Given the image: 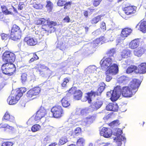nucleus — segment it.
<instances>
[{
    "mask_svg": "<svg viewBox=\"0 0 146 146\" xmlns=\"http://www.w3.org/2000/svg\"><path fill=\"white\" fill-rule=\"evenodd\" d=\"M57 145V143L55 142L51 143L50 144H49L48 146H56Z\"/></svg>",
    "mask_w": 146,
    "mask_h": 146,
    "instance_id": "69168bd1",
    "label": "nucleus"
},
{
    "mask_svg": "<svg viewBox=\"0 0 146 146\" xmlns=\"http://www.w3.org/2000/svg\"><path fill=\"white\" fill-rule=\"evenodd\" d=\"M69 78H64L63 82L61 84V86L63 88H65L66 86V85L69 82Z\"/></svg>",
    "mask_w": 146,
    "mask_h": 146,
    "instance_id": "37998d69",
    "label": "nucleus"
},
{
    "mask_svg": "<svg viewBox=\"0 0 146 146\" xmlns=\"http://www.w3.org/2000/svg\"><path fill=\"white\" fill-rule=\"evenodd\" d=\"M102 0H94L93 3V5L95 7H97L100 4Z\"/></svg>",
    "mask_w": 146,
    "mask_h": 146,
    "instance_id": "5fc2aeb1",
    "label": "nucleus"
},
{
    "mask_svg": "<svg viewBox=\"0 0 146 146\" xmlns=\"http://www.w3.org/2000/svg\"><path fill=\"white\" fill-rule=\"evenodd\" d=\"M24 4L21 3H19L18 6V9L19 10L22 9L24 7Z\"/></svg>",
    "mask_w": 146,
    "mask_h": 146,
    "instance_id": "bf43d9fd",
    "label": "nucleus"
},
{
    "mask_svg": "<svg viewBox=\"0 0 146 146\" xmlns=\"http://www.w3.org/2000/svg\"><path fill=\"white\" fill-rule=\"evenodd\" d=\"M41 127V126L39 124H35L32 126L31 129L32 131L35 132L38 131Z\"/></svg>",
    "mask_w": 146,
    "mask_h": 146,
    "instance_id": "f704fd0d",
    "label": "nucleus"
},
{
    "mask_svg": "<svg viewBox=\"0 0 146 146\" xmlns=\"http://www.w3.org/2000/svg\"><path fill=\"white\" fill-rule=\"evenodd\" d=\"M67 146H76V145L74 144H71L69 145H68Z\"/></svg>",
    "mask_w": 146,
    "mask_h": 146,
    "instance_id": "774afa93",
    "label": "nucleus"
},
{
    "mask_svg": "<svg viewBox=\"0 0 146 146\" xmlns=\"http://www.w3.org/2000/svg\"><path fill=\"white\" fill-rule=\"evenodd\" d=\"M117 146H121L122 145L121 141L117 140L116 141Z\"/></svg>",
    "mask_w": 146,
    "mask_h": 146,
    "instance_id": "0e129e2a",
    "label": "nucleus"
},
{
    "mask_svg": "<svg viewBox=\"0 0 146 146\" xmlns=\"http://www.w3.org/2000/svg\"><path fill=\"white\" fill-rule=\"evenodd\" d=\"M22 31L19 27L16 24L12 26L10 33L9 38L14 41H18L21 38Z\"/></svg>",
    "mask_w": 146,
    "mask_h": 146,
    "instance_id": "7ed1b4c3",
    "label": "nucleus"
},
{
    "mask_svg": "<svg viewBox=\"0 0 146 146\" xmlns=\"http://www.w3.org/2000/svg\"><path fill=\"white\" fill-rule=\"evenodd\" d=\"M137 70V68L136 66H131L127 68L126 70V73L128 74L130 73Z\"/></svg>",
    "mask_w": 146,
    "mask_h": 146,
    "instance_id": "4c0bfd02",
    "label": "nucleus"
},
{
    "mask_svg": "<svg viewBox=\"0 0 146 146\" xmlns=\"http://www.w3.org/2000/svg\"><path fill=\"white\" fill-rule=\"evenodd\" d=\"M46 114V110L42 107H41L36 113L34 117V120L37 121L39 122L41 119L44 117Z\"/></svg>",
    "mask_w": 146,
    "mask_h": 146,
    "instance_id": "ddd939ff",
    "label": "nucleus"
},
{
    "mask_svg": "<svg viewBox=\"0 0 146 146\" xmlns=\"http://www.w3.org/2000/svg\"><path fill=\"white\" fill-rule=\"evenodd\" d=\"M96 118V115H90L86 117V122L87 124H91L95 120Z\"/></svg>",
    "mask_w": 146,
    "mask_h": 146,
    "instance_id": "7c9ffc66",
    "label": "nucleus"
},
{
    "mask_svg": "<svg viewBox=\"0 0 146 146\" xmlns=\"http://www.w3.org/2000/svg\"><path fill=\"white\" fill-rule=\"evenodd\" d=\"M139 42L137 40L135 39L132 40L129 43V47L132 49H135L139 46Z\"/></svg>",
    "mask_w": 146,
    "mask_h": 146,
    "instance_id": "b1692460",
    "label": "nucleus"
},
{
    "mask_svg": "<svg viewBox=\"0 0 146 146\" xmlns=\"http://www.w3.org/2000/svg\"><path fill=\"white\" fill-rule=\"evenodd\" d=\"M25 41L27 45L29 46H33L36 45L38 43L37 40L30 36L26 37L25 38Z\"/></svg>",
    "mask_w": 146,
    "mask_h": 146,
    "instance_id": "6ab92c4d",
    "label": "nucleus"
},
{
    "mask_svg": "<svg viewBox=\"0 0 146 146\" xmlns=\"http://www.w3.org/2000/svg\"><path fill=\"white\" fill-rule=\"evenodd\" d=\"M83 14L84 16L86 18H87L88 17V12L87 11H85L83 12Z\"/></svg>",
    "mask_w": 146,
    "mask_h": 146,
    "instance_id": "e2e57ef3",
    "label": "nucleus"
},
{
    "mask_svg": "<svg viewBox=\"0 0 146 146\" xmlns=\"http://www.w3.org/2000/svg\"><path fill=\"white\" fill-rule=\"evenodd\" d=\"M1 66L2 72L5 75L11 76L15 72V65L12 62H5Z\"/></svg>",
    "mask_w": 146,
    "mask_h": 146,
    "instance_id": "423d86ee",
    "label": "nucleus"
},
{
    "mask_svg": "<svg viewBox=\"0 0 146 146\" xmlns=\"http://www.w3.org/2000/svg\"><path fill=\"white\" fill-rule=\"evenodd\" d=\"M127 77L125 76H121L118 78L117 82L119 84L125 82L127 80Z\"/></svg>",
    "mask_w": 146,
    "mask_h": 146,
    "instance_id": "58836bf2",
    "label": "nucleus"
},
{
    "mask_svg": "<svg viewBox=\"0 0 146 146\" xmlns=\"http://www.w3.org/2000/svg\"><path fill=\"white\" fill-rule=\"evenodd\" d=\"M68 141V139L66 137H62L59 140L58 144L60 145H62L66 143Z\"/></svg>",
    "mask_w": 146,
    "mask_h": 146,
    "instance_id": "c9c22d12",
    "label": "nucleus"
},
{
    "mask_svg": "<svg viewBox=\"0 0 146 146\" xmlns=\"http://www.w3.org/2000/svg\"><path fill=\"white\" fill-rule=\"evenodd\" d=\"M72 4L71 1H68L66 2V1H65V4L64 5V9H67L68 7H70Z\"/></svg>",
    "mask_w": 146,
    "mask_h": 146,
    "instance_id": "8fccbe9b",
    "label": "nucleus"
},
{
    "mask_svg": "<svg viewBox=\"0 0 146 146\" xmlns=\"http://www.w3.org/2000/svg\"><path fill=\"white\" fill-rule=\"evenodd\" d=\"M137 73L140 74H143L146 72V63H142L138 65L137 69Z\"/></svg>",
    "mask_w": 146,
    "mask_h": 146,
    "instance_id": "5701e85b",
    "label": "nucleus"
},
{
    "mask_svg": "<svg viewBox=\"0 0 146 146\" xmlns=\"http://www.w3.org/2000/svg\"><path fill=\"white\" fill-rule=\"evenodd\" d=\"M85 140L82 137L79 138L77 141L76 145L77 146H84L85 143Z\"/></svg>",
    "mask_w": 146,
    "mask_h": 146,
    "instance_id": "72a5a7b5",
    "label": "nucleus"
},
{
    "mask_svg": "<svg viewBox=\"0 0 146 146\" xmlns=\"http://www.w3.org/2000/svg\"><path fill=\"white\" fill-rule=\"evenodd\" d=\"M53 127L50 126H48L46 128V130L48 132H50L52 131Z\"/></svg>",
    "mask_w": 146,
    "mask_h": 146,
    "instance_id": "13d9d810",
    "label": "nucleus"
},
{
    "mask_svg": "<svg viewBox=\"0 0 146 146\" xmlns=\"http://www.w3.org/2000/svg\"><path fill=\"white\" fill-rule=\"evenodd\" d=\"M1 38L3 40H6L9 37V35L8 34H6L5 33H1L0 34Z\"/></svg>",
    "mask_w": 146,
    "mask_h": 146,
    "instance_id": "49530a36",
    "label": "nucleus"
},
{
    "mask_svg": "<svg viewBox=\"0 0 146 146\" xmlns=\"http://www.w3.org/2000/svg\"><path fill=\"white\" fill-rule=\"evenodd\" d=\"M46 2L47 4L46 7L50 10H52L53 8V3L50 1H47Z\"/></svg>",
    "mask_w": 146,
    "mask_h": 146,
    "instance_id": "c03bdc74",
    "label": "nucleus"
},
{
    "mask_svg": "<svg viewBox=\"0 0 146 146\" xmlns=\"http://www.w3.org/2000/svg\"><path fill=\"white\" fill-rule=\"evenodd\" d=\"M20 98L16 94H12L9 97L7 101L9 104L13 105L16 104Z\"/></svg>",
    "mask_w": 146,
    "mask_h": 146,
    "instance_id": "f3484780",
    "label": "nucleus"
},
{
    "mask_svg": "<svg viewBox=\"0 0 146 146\" xmlns=\"http://www.w3.org/2000/svg\"><path fill=\"white\" fill-rule=\"evenodd\" d=\"M106 84L104 82L101 83V85L98 88L96 91L91 90L86 94L87 96H85L87 100L89 103H91L92 100L91 97L92 96L95 97L96 96H100L102 92L105 88Z\"/></svg>",
    "mask_w": 146,
    "mask_h": 146,
    "instance_id": "39448f33",
    "label": "nucleus"
},
{
    "mask_svg": "<svg viewBox=\"0 0 146 146\" xmlns=\"http://www.w3.org/2000/svg\"><path fill=\"white\" fill-rule=\"evenodd\" d=\"M34 68L42 77L48 76L50 74L51 71L50 69L43 64L37 65Z\"/></svg>",
    "mask_w": 146,
    "mask_h": 146,
    "instance_id": "0eeeda50",
    "label": "nucleus"
},
{
    "mask_svg": "<svg viewBox=\"0 0 146 146\" xmlns=\"http://www.w3.org/2000/svg\"><path fill=\"white\" fill-rule=\"evenodd\" d=\"M100 134L101 136L105 138H108L111 136L112 131L109 128L103 127L100 131Z\"/></svg>",
    "mask_w": 146,
    "mask_h": 146,
    "instance_id": "2eb2a0df",
    "label": "nucleus"
},
{
    "mask_svg": "<svg viewBox=\"0 0 146 146\" xmlns=\"http://www.w3.org/2000/svg\"><path fill=\"white\" fill-rule=\"evenodd\" d=\"M141 83L137 79H133L127 86L122 87L121 92L124 97L130 98L134 95L137 91Z\"/></svg>",
    "mask_w": 146,
    "mask_h": 146,
    "instance_id": "f03ea898",
    "label": "nucleus"
},
{
    "mask_svg": "<svg viewBox=\"0 0 146 146\" xmlns=\"http://www.w3.org/2000/svg\"><path fill=\"white\" fill-rule=\"evenodd\" d=\"M65 22L68 23L70 22V19L68 16H67L63 19Z\"/></svg>",
    "mask_w": 146,
    "mask_h": 146,
    "instance_id": "4d7b16f0",
    "label": "nucleus"
},
{
    "mask_svg": "<svg viewBox=\"0 0 146 146\" xmlns=\"http://www.w3.org/2000/svg\"><path fill=\"white\" fill-rule=\"evenodd\" d=\"M125 139H126L125 137L121 135H120L117 137H115L114 139H117V141H122Z\"/></svg>",
    "mask_w": 146,
    "mask_h": 146,
    "instance_id": "3c124183",
    "label": "nucleus"
},
{
    "mask_svg": "<svg viewBox=\"0 0 146 146\" xmlns=\"http://www.w3.org/2000/svg\"><path fill=\"white\" fill-rule=\"evenodd\" d=\"M34 23L36 25H42L40 35L42 36H44V33H51L54 30V26L57 25L56 21H50L49 19H46L44 18H36L34 21Z\"/></svg>",
    "mask_w": 146,
    "mask_h": 146,
    "instance_id": "f257e3e1",
    "label": "nucleus"
},
{
    "mask_svg": "<svg viewBox=\"0 0 146 146\" xmlns=\"http://www.w3.org/2000/svg\"><path fill=\"white\" fill-rule=\"evenodd\" d=\"M103 17L102 15H98L93 18L91 21V23L92 24H95L97 23L102 19V17Z\"/></svg>",
    "mask_w": 146,
    "mask_h": 146,
    "instance_id": "2f4dec72",
    "label": "nucleus"
},
{
    "mask_svg": "<svg viewBox=\"0 0 146 146\" xmlns=\"http://www.w3.org/2000/svg\"><path fill=\"white\" fill-rule=\"evenodd\" d=\"M32 54H33V57L29 61V63L33 62L39 59V57L36 55V52L33 53H32Z\"/></svg>",
    "mask_w": 146,
    "mask_h": 146,
    "instance_id": "ea45409f",
    "label": "nucleus"
},
{
    "mask_svg": "<svg viewBox=\"0 0 146 146\" xmlns=\"http://www.w3.org/2000/svg\"><path fill=\"white\" fill-rule=\"evenodd\" d=\"M13 144L12 142L7 141L2 143L1 146H12Z\"/></svg>",
    "mask_w": 146,
    "mask_h": 146,
    "instance_id": "a18cd8bd",
    "label": "nucleus"
},
{
    "mask_svg": "<svg viewBox=\"0 0 146 146\" xmlns=\"http://www.w3.org/2000/svg\"><path fill=\"white\" fill-rule=\"evenodd\" d=\"M53 117L59 118L62 117L64 113V111L62 106L56 105L53 107L51 110Z\"/></svg>",
    "mask_w": 146,
    "mask_h": 146,
    "instance_id": "1a4fd4ad",
    "label": "nucleus"
},
{
    "mask_svg": "<svg viewBox=\"0 0 146 146\" xmlns=\"http://www.w3.org/2000/svg\"><path fill=\"white\" fill-rule=\"evenodd\" d=\"M66 95L70 96L73 95V98L76 100H78L81 99L83 93L82 91L80 90H76L74 87H71L67 91Z\"/></svg>",
    "mask_w": 146,
    "mask_h": 146,
    "instance_id": "6e6552de",
    "label": "nucleus"
},
{
    "mask_svg": "<svg viewBox=\"0 0 146 146\" xmlns=\"http://www.w3.org/2000/svg\"><path fill=\"white\" fill-rule=\"evenodd\" d=\"M21 80L22 83H24L27 80V74L25 73H23L21 76Z\"/></svg>",
    "mask_w": 146,
    "mask_h": 146,
    "instance_id": "09e8293b",
    "label": "nucleus"
},
{
    "mask_svg": "<svg viewBox=\"0 0 146 146\" xmlns=\"http://www.w3.org/2000/svg\"><path fill=\"white\" fill-rule=\"evenodd\" d=\"M87 113L86 110L85 109L82 110L80 111V114L84 115Z\"/></svg>",
    "mask_w": 146,
    "mask_h": 146,
    "instance_id": "680f3d73",
    "label": "nucleus"
},
{
    "mask_svg": "<svg viewBox=\"0 0 146 146\" xmlns=\"http://www.w3.org/2000/svg\"><path fill=\"white\" fill-rule=\"evenodd\" d=\"M103 102L101 99H97L90 106V108L93 111H96L102 105Z\"/></svg>",
    "mask_w": 146,
    "mask_h": 146,
    "instance_id": "a211bd4d",
    "label": "nucleus"
},
{
    "mask_svg": "<svg viewBox=\"0 0 146 146\" xmlns=\"http://www.w3.org/2000/svg\"><path fill=\"white\" fill-rule=\"evenodd\" d=\"M108 97H110V99L112 102L116 101L119 97V94L117 91L111 90L107 93Z\"/></svg>",
    "mask_w": 146,
    "mask_h": 146,
    "instance_id": "4468645a",
    "label": "nucleus"
},
{
    "mask_svg": "<svg viewBox=\"0 0 146 146\" xmlns=\"http://www.w3.org/2000/svg\"><path fill=\"white\" fill-rule=\"evenodd\" d=\"M137 9L136 7L127 3L125 5V7L122 10L127 15L133 16L136 12Z\"/></svg>",
    "mask_w": 146,
    "mask_h": 146,
    "instance_id": "9b49d317",
    "label": "nucleus"
},
{
    "mask_svg": "<svg viewBox=\"0 0 146 146\" xmlns=\"http://www.w3.org/2000/svg\"><path fill=\"white\" fill-rule=\"evenodd\" d=\"M143 50L142 48H140L139 50L134 52L135 54L138 56H140L142 54L143 52H142V50Z\"/></svg>",
    "mask_w": 146,
    "mask_h": 146,
    "instance_id": "864d4df0",
    "label": "nucleus"
},
{
    "mask_svg": "<svg viewBox=\"0 0 146 146\" xmlns=\"http://www.w3.org/2000/svg\"><path fill=\"white\" fill-rule=\"evenodd\" d=\"M26 88H21L17 91L16 94L20 98L23 96V94L26 91Z\"/></svg>",
    "mask_w": 146,
    "mask_h": 146,
    "instance_id": "473e14b6",
    "label": "nucleus"
},
{
    "mask_svg": "<svg viewBox=\"0 0 146 146\" xmlns=\"http://www.w3.org/2000/svg\"><path fill=\"white\" fill-rule=\"evenodd\" d=\"M115 52V49L114 48L111 49L107 52L104 57L112 58V57H113L114 54Z\"/></svg>",
    "mask_w": 146,
    "mask_h": 146,
    "instance_id": "cd10ccee",
    "label": "nucleus"
},
{
    "mask_svg": "<svg viewBox=\"0 0 146 146\" xmlns=\"http://www.w3.org/2000/svg\"><path fill=\"white\" fill-rule=\"evenodd\" d=\"M113 62L112 58L104 57L101 60L100 64L102 69H109L112 67L116 70H119L118 66L115 63L112 64Z\"/></svg>",
    "mask_w": 146,
    "mask_h": 146,
    "instance_id": "20e7f679",
    "label": "nucleus"
},
{
    "mask_svg": "<svg viewBox=\"0 0 146 146\" xmlns=\"http://www.w3.org/2000/svg\"><path fill=\"white\" fill-rule=\"evenodd\" d=\"M122 133V130L119 129H115L113 134L114 135L117 137Z\"/></svg>",
    "mask_w": 146,
    "mask_h": 146,
    "instance_id": "79ce46f5",
    "label": "nucleus"
},
{
    "mask_svg": "<svg viewBox=\"0 0 146 146\" xmlns=\"http://www.w3.org/2000/svg\"><path fill=\"white\" fill-rule=\"evenodd\" d=\"M2 58L4 62H13L15 60V56L13 52L6 50L3 54Z\"/></svg>",
    "mask_w": 146,
    "mask_h": 146,
    "instance_id": "9d476101",
    "label": "nucleus"
},
{
    "mask_svg": "<svg viewBox=\"0 0 146 146\" xmlns=\"http://www.w3.org/2000/svg\"><path fill=\"white\" fill-rule=\"evenodd\" d=\"M3 119L12 121L14 120V117L11 115L9 112L7 111L3 116Z\"/></svg>",
    "mask_w": 146,
    "mask_h": 146,
    "instance_id": "a878e982",
    "label": "nucleus"
},
{
    "mask_svg": "<svg viewBox=\"0 0 146 146\" xmlns=\"http://www.w3.org/2000/svg\"><path fill=\"white\" fill-rule=\"evenodd\" d=\"M88 10L90 11L89 13L92 14L93 12H95L96 11V9H95L92 8L91 7L88 8Z\"/></svg>",
    "mask_w": 146,
    "mask_h": 146,
    "instance_id": "052dcab7",
    "label": "nucleus"
},
{
    "mask_svg": "<svg viewBox=\"0 0 146 146\" xmlns=\"http://www.w3.org/2000/svg\"><path fill=\"white\" fill-rule=\"evenodd\" d=\"M82 129L79 127L76 128L72 132L71 136L73 137H76L81 134Z\"/></svg>",
    "mask_w": 146,
    "mask_h": 146,
    "instance_id": "393cba45",
    "label": "nucleus"
},
{
    "mask_svg": "<svg viewBox=\"0 0 146 146\" xmlns=\"http://www.w3.org/2000/svg\"><path fill=\"white\" fill-rule=\"evenodd\" d=\"M31 90L35 96L38 95L40 91V89L39 87H34L31 89Z\"/></svg>",
    "mask_w": 146,
    "mask_h": 146,
    "instance_id": "e433bc0d",
    "label": "nucleus"
},
{
    "mask_svg": "<svg viewBox=\"0 0 146 146\" xmlns=\"http://www.w3.org/2000/svg\"><path fill=\"white\" fill-rule=\"evenodd\" d=\"M120 123L118 119L115 120L111 123V125H118Z\"/></svg>",
    "mask_w": 146,
    "mask_h": 146,
    "instance_id": "6e6d98bb",
    "label": "nucleus"
},
{
    "mask_svg": "<svg viewBox=\"0 0 146 146\" xmlns=\"http://www.w3.org/2000/svg\"><path fill=\"white\" fill-rule=\"evenodd\" d=\"M118 106L116 103H109L106 106V109L107 110L117 111L118 109Z\"/></svg>",
    "mask_w": 146,
    "mask_h": 146,
    "instance_id": "412c9836",
    "label": "nucleus"
},
{
    "mask_svg": "<svg viewBox=\"0 0 146 146\" xmlns=\"http://www.w3.org/2000/svg\"><path fill=\"white\" fill-rule=\"evenodd\" d=\"M133 30L131 28L125 27L122 29L121 36L123 38L127 37L132 33Z\"/></svg>",
    "mask_w": 146,
    "mask_h": 146,
    "instance_id": "aec40b11",
    "label": "nucleus"
},
{
    "mask_svg": "<svg viewBox=\"0 0 146 146\" xmlns=\"http://www.w3.org/2000/svg\"><path fill=\"white\" fill-rule=\"evenodd\" d=\"M104 39V36H100L99 38H96L94 41V43L95 45L99 44L101 42H103Z\"/></svg>",
    "mask_w": 146,
    "mask_h": 146,
    "instance_id": "a19ab883",
    "label": "nucleus"
},
{
    "mask_svg": "<svg viewBox=\"0 0 146 146\" xmlns=\"http://www.w3.org/2000/svg\"><path fill=\"white\" fill-rule=\"evenodd\" d=\"M1 8L2 13L5 15H12L13 14V12H17L16 9L13 6H11V7L9 9L5 5L1 6Z\"/></svg>",
    "mask_w": 146,
    "mask_h": 146,
    "instance_id": "dca6fc26",
    "label": "nucleus"
},
{
    "mask_svg": "<svg viewBox=\"0 0 146 146\" xmlns=\"http://www.w3.org/2000/svg\"><path fill=\"white\" fill-rule=\"evenodd\" d=\"M68 96H65L64 97L60 100L62 106L64 108H67L70 105V101L68 98Z\"/></svg>",
    "mask_w": 146,
    "mask_h": 146,
    "instance_id": "4be33fe9",
    "label": "nucleus"
},
{
    "mask_svg": "<svg viewBox=\"0 0 146 146\" xmlns=\"http://www.w3.org/2000/svg\"><path fill=\"white\" fill-rule=\"evenodd\" d=\"M131 52L129 50H123L121 53V56L123 58H127L130 56Z\"/></svg>",
    "mask_w": 146,
    "mask_h": 146,
    "instance_id": "c85d7f7f",
    "label": "nucleus"
},
{
    "mask_svg": "<svg viewBox=\"0 0 146 146\" xmlns=\"http://www.w3.org/2000/svg\"><path fill=\"white\" fill-rule=\"evenodd\" d=\"M35 96L31 89L29 90L26 94L27 98L29 101L32 100L34 99L35 98Z\"/></svg>",
    "mask_w": 146,
    "mask_h": 146,
    "instance_id": "bb28decb",
    "label": "nucleus"
},
{
    "mask_svg": "<svg viewBox=\"0 0 146 146\" xmlns=\"http://www.w3.org/2000/svg\"><path fill=\"white\" fill-rule=\"evenodd\" d=\"M84 28L85 29V31L86 32H87L88 31V30L89 29V28L87 27H84Z\"/></svg>",
    "mask_w": 146,
    "mask_h": 146,
    "instance_id": "338daca9",
    "label": "nucleus"
},
{
    "mask_svg": "<svg viewBox=\"0 0 146 146\" xmlns=\"http://www.w3.org/2000/svg\"><path fill=\"white\" fill-rule=\"evenodd\" d=\"M114 68H111L109 69H107L105 72L106 75V82H109L112 79V78L110 75H115L117 74L119 71V70H116Z\"/></svg>",
    "mask_w": 146,
    "mask_h": 146,
    "instance_id": "f8f14e48",
    "label": "nucleus"
},
{
    "mask_svg": "<svg viewBox=\"0 0 146 146\" xmlns=\"http://www.w3.org/2000/svg\"><path fill=\"white\" fill-rule=\"evenodd\" d=\"M100 28L103 31L106 30V23L104 22H102L100 24Z\"/></svg>",
    "mask_w": 146,
    "mask_h": 146,
    "instance_id": "603ef678",
    "label": "nucleus"
},
{
    "mask_svg": "<svg viewBox=\"0 0 146 146\" xmlns=\"http://www.w3.org/2000/svg\"><path fill=\"white\" fill-rule=\"evenodd\" d=\"M66 0H58L57 3V5L59 7H62L64 6Z\"/></svg>",
    "mask_w": 146,
    "mask_h": 146,
    "instance_id": "de8ad7c7",
    "label": "nucleus"
},
{
    "mask_svg": "<svg viewBox=\"0 0 146 146\" xmlns=\"http://www.w3.org/2000/svg\"><path fill=\"white\" fill-rule=\"evenodd\" d=\"M139 29L143 33H146V21H141Z\"/></svg>",
    "mask_w": 146,
    "mask_h": 146,
    "instance_id": "c756f323",
    "label": "nucleus"
}]
</instances>
